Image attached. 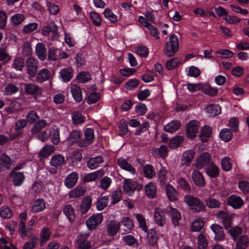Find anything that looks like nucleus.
Segmentation results:
<instances>
[{"instance_id":"obj_1","label":"nucleus","mask_w":249,"mask_h":249,"mask_svg":"<svg viewBox=\"0 0 249 249\" xmlns=\"http://www.w3.org/2000/svg\"><path fill=\"white\" fill-rule=\"evenodd\" d=\"M179 48L178 37L173 34L170 36L169 40L164 48V53L168 56H172L178 52Z\"/></svg>"},{"instance_id":"obj_2","label":"nucleus","mask_w":249,"mask_h":249,"mask_svg":"<svg viewBox=\"0 0 249 249\" xmlns=\"http://www.w3.org/2000/svg\"><path fill=\"white\" fill-rule=\"evenodd\" d=\"M184 201L193 211L196 212L202 211L205 208L204 204L199 199L191 195L186 196Z\"/></svg>"},{"instance_id":"obj_3","label":"nucleus","mask_w":249,"mask_h":249,"mask_svg":"<svg viewBox=\"0 0 249 249\" xmlns=\"http://www.w3.org/2000/svg\"><path fill=\"white\" fill-rule=\"evenodd\" d=\"M38 61L33 57H29L26 61L27 73L30 78L36 76L38 70Z\"/></svg>"},{"instance_id":"obj_4","label":"nucleus","mask_w":249,"mask_h":249,"mask_svg":"<svg viewBox=\"0 0 249 249\" xmlns=\"http://www.w3.org/2000/svg\"><path fill=\"white\" fill-rule=\"evenodd\" d=\"M89 235L87 233H80L77 237L76 246L77 249H89L90 242L87 240Z\"/></svg>"},{"instance_id":"obj_5","label":"nucleus","mask_w":249,"mask_h":249,"mask_svg":"<svg viewBox=\"0 0 249 249\" xmlns=\"http://www.w3.org/2000/svg\"><path fill=\"white\" fill-rule=\"evenodd\" d=\"M211 160V155L208 152H204L196 159L195 166L197 169H201L208 165Z\"/></svg>"},{"instance_id":"obj_6","label":"nucleus","mask_w":249,"mask_h":249,"mask_svg":"<svg viewBox=\"0 0 249 249\" xmlns=\"http://www.w3.org/2000/svg\"><path fill=\"white\" fill-rule=\"evenodd\" d=\"M103 220V216L102 213L95 214L86 221V225L89 229L93 230L101 223Z\"/></svg>"},{"instance_id":"obj_7","label":"nucleus","mask_w":249,"mask_h":249,"mask_svg":"<svg viewBox=\"0 0 249 249\" xmlns=\"http://www.w3.org/2000/svg\"><path fill=\"white\" fill-rule=\"evenodd\" d=\"M199 124L196 120L190 121L186 126V135L190 139H193L198 132Z\"/></svg>"},{"instance_id":"obj_8","label":"nucleus","mask_w":249,"mask_h":249,"mask_svg":"<svg viewBox=\"0 0 249 249\" xmlns=\"http://www.w3.org/2000/svg\"><path fill=\"white\" fill-rule=\"evenodd\" d=\"M36 76L37 82L39 83H42L48 80H52L53 74L48 69L43 68L39 70Z\"/></svg>"},{"instance_id":"obj_9","label":"nucleus","mask_w":249,"mask_h":249,"mask_svg":"<svg viewBox=\"0 0 249 249\" xmlns=\"http://www.w3.org/2000/svg\"><path fill=\"white\" fill-rule=\"evenodd\" d=\"M139 21L142 25L148 29L150 35L152 36L156 39H160L159 33L156 28L149 22H148L143 16H140L139 17Z\"/></svg>"},{"instance_id":"obj_10","label":"nucleus","mask_w":249,"mask_h":249,"mask_svg":"<svg viewBox=\"0 0 249 249\" xmlns=\"http://www.w3.org/2000/svg\"><path fill=\"white\" fill-rule=\"evenodd\" d=\"M27 121L25 119L18 120L15 124V132L9 135V138L14 140L22 133V129L26 126Z\"/></svg>"},{"instance_id":"obj_11","label":"nucleus","mask_w":249,"mask_h":249,"mask_svg":"<svg viewBox=\"0 0 249 249\" xmlns=\"http://www.w3.org/2000/svg\"><path fill=\"white\" fill-rule=\"evenodd\" d=\"M24 89L27 94L35 96L40 95L42 91L41 88L33 83L25 84Z\"/></svg>"},{"instance_id":"obj_12","label":"nucleus","mask_w":249,"mask_h":249,"mask_svg":"<svg viewBox=\"0 0 249 249\" xmlns=\"http://www.w3.org/2000/svg\"><path fill=\"white\" fill-rule=\"evenodd\" d=\"M217 217L220 219L225 229H229L231 225L232 216L223 211H220L217 214Z\"/></svg>"},{"instance_id":"obj_13","label":"nucleus","mask_w":249,"mask_h":249,"mask_svg":"<svg viewBox=\"0 0 249 249\" xmlns=\"http://www.w3.org/2000/svg\"><path fill=\"white\" fill-rule=\"evenodd\" d=\"M10 177L13 179V183L15 186H20L24 181L25 176L22 172H17L12 170L10 173Z\"/></svg>"},{"instance_id":"obj_14","label":"nucleus","mask_w":249,"mask_h":249,"mask_svg":"<svg viewBox=\"0 0 249 249\" xmlns=\"http://www.w3.org/2000/svg\"><path fill=\"white\" fill-rule=\"evenodd\" d=\"M192 178L194 183L197 186L204 187L206 185L205 179L201 173L197 170H195L192 173Z\"/></svg>"},{"instance_id":"obj_15","label":"nucleus","mask_w":249,"mask_h":249,"mask_svg":"<svg viewBox=\"0 0 249 249\" xmlns=\"http://www.w3.org/2000/svg\"><path fill=\"white\" fill-rule=\"evenodd\" d=\"M78 179V175L75 172H73L68 175L64 181V184L69 189L75 185Z\"/></svg>"},{"instance_id":"obj_16","label":"nucleus","mask_w":249,"mask_h":249,"mask_svg":"<svg viewBox=\"0 0 249 249\" xmlns=\"http://www.w3.org/2000/svg\"><path fill=\"white\" fill-rule=\"evenodd\" d=\"M120 228V223L112 220L110 221L107 225V233L110 236H114L119 231Z\"/></svg>"},{"instance_id":"obj_17","label":"nucleus","mask_w":249,"mask_h":249,"mask_svg":"<svg viewBox=\"0 0 249 249\" xmlns=\"http://www.w3.org/2000/svg\"><path fill=\"white\" fill-rule=\"evenodd\" d=\"M12 162L11 159L5 153H3L0 157V170L5 171L10 169Z\"/></svg>"},{"instance_id":"obj_18","label":"nucleus","mask_w":249,"mask_h":249,"mask_svg":"<svg viewBox=\"0 0 249 249\" xmlns=\"http://www.w3.org/2000/svg\"><path fill=\"white\" fill-rule=\"evenodd\" d=\"M154 220L157 224L160 226H163L165 223V216L164 212L160 208H157L155 210Z\"/></svg>"},{"instance_id":"obj_19","label":"nucleus","mask_w":249,"mask_h":249,"mask_svg":"<svg viewBox=\"0 0 249 249\" xmlns=\"http://www.w3.org/2000/svg\"><path fill=\"white\" fill-rule=\"evenodd\" d=\"M117 163L121 169L125 170L133 175H134L136 173V170L135 168L131 164L128 163L126 160L120 158L117 160Z\"/></svg>"},{"instance_id":"obj_20","label":"nucleus","mask_w":249,"mask_h":249,"mask_svg":"<svg viewBox=\"0 0 249 249\" xmlns=\"http://www.w3.org/2000/svg\"><path fill=\"white\" fill-rule=\"evenodd\" d=\"M211 229L214 233L215 239L217 241H222L225 238V234L223 228L219 225L214 223L211 226Z\"/></svg>"},{"instance_id":"obj_21","label":"nucleus","mask_w":249,"mask_h":249,"mask_svg":"<svg viewBox=\"0 0 249 249\" xmlns=\"http://www.w3.org/2000/svg\"><path fill=\"white\" fill-rule=\"evenodd\" d=\"M228 204L234 209H240L244 204L242 198L235 195H231L228 199Z\"/></svg>"},{"instance_id":"obj_22","label":"nucleus","mask_w":249,"mask_h":249,"mask_svg":"<svg viewBox=\"0 0 249 249\" xmlns=\"http://www.w3.org/2000/svg\"><path fill=\"white\" fill-rule=\"evenodd\" d=\"M105 174V172L103 170H99L96 171L89 173L85 176L83 178L85 182L93 181L97 179L102 177Z\"/></svg>"},{"instance_id":"obj_23","label":"nucleus","mask_w":249,"mask_h":249,"mask_svg":"<svg viewBox=\"0 0 249 249\" xmlns=\"http://www.w3.org/2000/svg\"><path fill=\"white\" fill-rule=\"evenodd\" d=\"M71 91L74 100L76 102H80L83 99L82 92L79 86L73 84L71 86Z\"/></svg>"},{"instance_id":"obj_24","label":"nucleus","mask_w":249,"mask_h":249,"mask_svg":"<svg viewBox=\"0 0 249 249\" xmlns=\"http://www.w3.org/2000/svg\"><path fill=\"white\" fill-rule=\"evenodd\" d=\"M169 215L170 216L172 222L175 226L178 224V221L180 220L181 215L179 211L172 207L169 206L168 210Z\"/></svg>"},{"instance_id":"obj_25","label":"nucleus","mask_w":249,"mask_h":249,"mask_svg":"<svg viewBox=\"0 0 249 249\" xmlns=\"http://www.w3.org/2000/svg\"><path fill=\"white\" fill-rule=\"evenodd\" d=\"M59 74L64 82L70 81L73 76V70L71 68H66L59 72Z\"/></svg>"},{"instance_id":"obj_26","label":"nucleus","mask_w":249,"mask_h":249,"mask_svg":"<svg viewBox=\"0 0 249 249\" xmlns=\"http://www.w3.org/2000/svg\"><path fill=\"white\" fill-rule=\"evenodd\" d=\"M49 137L54 144H58L60 141L59 128L56 126L52 127L50 131Z\"/></svg>"},{"instance_id":"obj_27","label":"nucleus","mask_w":249,"mask_h":249,"mask_svg":"<svg viewBox=\"0 0 249 249\" xmlns=\"http://www.w3.org/2000/svg\"><path fill=\"white\" fill-rule=\"evenodd\" d=\"M36 53L38 58L43 61L46 58V49L42 43H38L36 46Z\"/></svg>"},{"instance_id":"obj_28","label":"nucleus","mask_w":249,"mask_h":249,"mask_svg":"<svg viewBox=\"0 0 249 249\" xmlns=\"http://www.w3.org/2000/svg\"><path fill=\"white\" fill-rule=\"evenodd\" d=\"M197 247L198 249H206L208 247V236L204 232H201L197 236Z\"/></svg>"},{"instance_id":"obj_29","label":"nucleus","mask_w":249,"mask_h":249,"mask_svg":"<svg viewBox=\"0 0 249 249\" xmlns=\"http://www.w3.org/2000/svg\"><path fill=\"white\" fill-rule=\"evenodd\" d=\"M123 188L126 194L131 196L136 190V186L130 179H125L124 181Z\"/></svg>"},{"instance_id":"obj_30","label":"nucleus","mask_w":249,"mask_h":249,"mask_svg":"<svg viewBox=\"0 0 249 249\" xmlns=\"http://www.w3.org/2000/svg\"><path fill=\"white\" fill-rule=\"evenodd\" d=\"M46 208V204L44 201L41 199L36 200L33 203L31 211L33 213H38L45 210Z\"/></svg>"},{"instance_id":"obj_31","label":"nucleus","mask_w":249,"mask_h":249,"mask_svg":"<svg viewBox=\"0 0 249 249\" xmlns=\"http://www.w3.org/2000/svg\"><path fill=\"white\" fill-rule=\"evenodd\" d=\"M146 195L149 198H154L157 195V187L154 183L150 182L145 186Z\"/></svg>"},{"instance_id":"obj_32","label":"nucleus","mask_w":249,"mask_h":249,"mask_svg":"<svg viewBox=\"0 0 249 249\" xmlns=\"http://www.w3.org/2000/svg\"><path fill=\"white\" fill-rule=\"evenodd\" d=\"M51 231L48 228H43L40 234V245L43 246L50 239Z\"/></svg>"},{"instance_id":"obj_33","label":"nucleus","mask_w":249,"mask_h":249,"mask_svg":"<svg viewBox=\"0 0 249 249\" xmlns=\"http://www.w3.org/2000/svg\"><path fill=\"white\" fill-rule=\"evenodd\" d=\"M212 132V129L208 126H204L201 128L199 137L203 142L208 141V139L211 137Z\"/></svg>"},{"instance_id":"obj_34","label":"nucleus","mask_w":249,"mask_h":249,"mask_svg":"<svg viewBox=\"0 0 249 249\" xmlns=\"http://www.w3.org/2000/svg\"><path fill=\"white\" fill-rule=\"evenodd\" d=\"M206 112L210 116H215L221 113L220 107L217 105L211 104L205 108Z\"/></svg>"},{"instance_id":"obj_35","label":"nucleus","mask_w":249,"mask_h":249,"mask_svg":"<svg viewBox=\"0 0 249 249\" xmlns=\"http://www.w3.org/2000/svg\"><path fill=\"white\" fill-rule=\"evenodd\" d=\"M181 126L180 122L178 121H172L164 126L165 131L173 133L178 130Z\"/></svg>"},{"instance_id":"obj_36","label":"nucleus","mask_w":249,"mask_h":249,"mask_svg":"<svg viewBox=\"0 0 249 249\" xmlns=\"http://www.w3.org/2000/svg\"><path fill=\"white\" fill-rule=\"evenodd\" d=\"M63 212L71 222L74 221L75 218V213L74 210L71 205H66L63 209Z\"/></svg>"},{"instance_id":"obj_37","label":"nucleus","mask_w":249,"mask_h":249,"mask_svg":"<svg viewBox=\"0 0 249 249\" xmlns=\"http://www.w3.org/2000/svg\"><path fill=\"white\" fill-rule=\"evenodd\" d=\"M204 225V222L200 217H197L193 221L191 225V230L194 232L200 231Z\"/></svg>"},{"instance_id":"obj_38","label":"nucleus","mask_w":249,"mask_h":249,"mask_svg":"<svg viewBox=\"0 0 249 249\" xmlns=\"http://www.w3.org/2000/svg\"><path fill=\"white\" fill-rule=\"evenodd\" d=\"M65 161V157L60 154L54 155L52 157L50 164L51 165L57 167L61 165Z\"/></svg>"},{"instance_id":"obj_39","label":"nucleus","mask_w":249,"mask_h":249,"mask_svg":"<svg viewBox=\"0 0 249 249\" xmlns=\"http://www.w3.org/2000/svg\"><path fill=\"white\" fill-rule=\"evenodd\" d=\"M55 150V147L52 145H47L43 147L39 152V157L42 158H47L53 154Z\"/></svg>"},{"instance_id":"obj_40","label":"nucleus","mask_w":249,"mask_h":249,"mask_svg":"<svg viewBox=\"0 0 249 249\" xmlns=\"http://www.w3.org/2000/svg\"><path fill=\"white\" fill-rule=\"evenodd\" d=\"M206 174L212 178H215L218 176L219 170L218 167L214 164H210L206 170Z\"/></svg>"},{"instance_id":"obj_41","label":"nucleus","mask_w":249,"mask_h":249,"mask_svg":"<svg viewBox=\"0 0 249 249\" xmlns=\"http://www.w3.org/2000/svg\"><path fill=\"white\" fill-rule=\"evenodd\" d=\"M103 162L101 156H97L91 159L88 162L87 166L91 170H93L98 167L101 163Z\"/></svg>"},{"instance_id":"obj_42","label":"nucleus","mask_w":249,"mask_h":249,"mask_svg":"<svg viewBox=\"0 0 249 249\" xmlns=\"http://www.w3.org/2000/svg\"><path fill=\"white\" fill-rule=\"evenodd\" d=\"M46 26L49 30V32L53 33L52 36V40H57L59 36V35L57 32L58 26L53 21L50 22Z\"/></svg>"},{"instance_id":"obj_43","label":"nucleus","mask_w":249,"mask_h":249,"mask_svg":"<svg viewBox=\"0 0 249 249\" xmlns=\"http://www.w3.org/2000/svg\"><path fill=\"white\" fill-rule=\"evenodd\" d=\"M85 190L82 187L77 186L71 190L68 194L70 198H76L83 196L84 195Z\"/></svg>"},{"instance_id":"obj_44","label":"nucleus","mask_w":249,"mask_h":249,"mask_svg":"<svg viewBox=\"0 0 249 249\" xmlns=\"http://www.w3.org/2000/svg\"><path fill=\"white\" fill-rule=\"evenodd\" d=\"M91 198L90 197H85L81 205L80 211L82 213H86L90 209L91 205Z\"/></svg>"},{"instance_id":"obj_45","label":"nucleus","mask_w":249,"mask_h":249,"mask_svg":"<svg viewBox=\"0 0 249 249\" xmlns=\"http://www.w3.org/2000/svg\"><path fill=\"white\" fill-rule=\"evenodd\" d=\"M25 19V16L22 14H16L11 18V23L16 26L21 24Z\"/></svg>"},{"instance_id":"obj_46","label":"nucleus","mask_w":249,"mask_h":249,"mask_svg":"<svg viewBox=\"0 0 249 249\" xmlns=\"http://www.w3.org/2000/svg\"><path fill=\"white\" fill-rule=\"evenodd\" d=\"M166 191L167 196L171 201H174L177 199V193L172 186L170 184L167 185Z\"/></svg>"},{"instance_id":"obj_47","label":"nucleus","mask_w":249,"mask_h":249,"mask_svg":"<svg viewBox=\"0 0 249 249\" xmlns=\"http://www.w3.org/2000/svg\"><path fill=\"white\" fill-rule=\"evenodd\" d=\"M183 137L181 136H177L173 138L170 141L169 147L172 149L177 148L183 142Z\"/></svg>"},{"instance_id":"obj_48","label":"nucleus","mask_w":249,"mask_h":249,"mask_svg":"<svg viewBox=\"0 0 249 249\" xmlns=\"http://www.w3.org/2000/svg\"><path fill=\"white\" fill-rule=\"evenodd\" d=\"M136 218L137 220L140 228L145 232H147L148 231L146 220L144 216L140 214H136Z\"/></svg>"},{"instance_id":"obj_49","label":"nucleus","mask_w":249,"mask_h":249,"mask_svg":"<svg viewBox=\"0 0 249 249\" xmlns=\"http://www.w3.org/2000/svg\"><path fill=\"white\" fill-rule=\"evenodd\" d=\"M143 172L144 176L149 178L153 177L156 174L154 168L150 164L146 165L143 167Z\"/></svg>"},{"instance_id":"obj_50","label":"nucleus","mask_w":249,"mask_h":249,"mask_svg":"<svg viewBox=\"0 0 249 249\" xmlns=\"http://www.w3.org/2000/svg\"><path fill=\"white\" fill-rule=\"evenodd\" d=\"M105 17L110 21L112 23H115L118 21V18L117 16L114 14L112 11L108 9H106L104 11Z\"/></svg>"},{"instance_id":"obj_51","label":"nucleus","mask_w":249,"mask_h":249,"mask_svg":"<svg viewBox=\"0 0 249 249\" xmlns=\"http://www.w3.org/2000/svg\"><path fill=\"white\" fill-rule=\"evenodd\" d=\"M249 243L248 238L247 236H242L236 243L235 249H245Z\"/></svg>"},{"instance_id":"obj_52","label":"nucleus","mask_w":249,"mask_h":249,"mask_svg":"<svg viewBox=\"0 0 249 249\" xmlns=\"http://www.w3.org/2000/svg\"><path fill=\"white\" fill-rule=\"evenodd\" d=\"M194 157V153L191 151H187L183 154L181 159L182 163L188 165L191 162Z\"/></svg>"},{"instance_id":"obj_53","label":"nucleus","mask_w":249,"mask_h":249,"mask_svg":"<svg viewBox=\"0 0 249 249\" xmlns=\"http://www.w3.org/2000/svg\"><path fill=\"white\" fill-rule=\"evenodd\" d=\"M38 238L36 236L31 237L30 241L25 242L23 246V249H34L37 245Z\"/></svg>"},{"instance_id":"obj_54","label":"nucleus","mask_w":249,"mask_h":249,"mask_svg":"<svg viewBox=\"0 0 249 249\" xmlns=\"http://www.w3.org/2000/svg\"><path fill=\"white\" fill-rule=\"evenodd\" d=\"M220 137L223 141L229 142L232 139V134L228 128H224L220 131Z\"/></svg>"},{"instance_id":"obj_55","label":"nucleus","mask_w":249,"mask_h":249,"mask_svg":"<svg viewBox=\"0 0 249 249\" xmlns=\"http://www.w3.org/2000/svg\"><path fill=\"white\" fill-rule=\"evenodd\" d=\"M12 215V212L10 208L6 206H2L0 208V216L2 218H9Z\"/></svg>"},{"instance_id":"obj_56","label":"nucleus","mask_w":249,"mask_h":249,"mask_svg":"<svg viewBox=\"0 0 249 249\" xmlns=\"http://www.w3.org/2000/svg\"><path fill=\"white\" fill-rule=\"evenodd\" d=\"M122 225L125 228L126 231H130L134 228V223L133 220L129 217H124L122 220Z\"/></svg>"},{"instance_id":"obj_57","label":"nucleus","mask_w":249,"mask_h":249,"mask_svg":"<svg viewBox=\"0 0 249 249\" xmlns=\"http://www.w3.org/2000/svg\"><path fill=\"white\" fill-rule=\"evenodd\" d=\"M73 124L75 125H78L84 122V119L80 112H73L71 114Z\"/></svg>"},{"instance_id":"obj_58","label":"nucleus","mask_w":249,"mask_h":249,"mask_svg":"<svg viewBox=\"0 0 249 249\" xmlns=\"http://www.w3.org/2000/svg\"><path fill=\"white\" fill-rule=\"evenodd\" d=\"M180 63V60L178 57L171 58L168 61L165 65L166 68L169 70L176 68Z\"/></svg>"},{"instance_id":"obj_59","label":"nucleus","mask_w":249,"mask_h":249,"mask_svg":"<svg viewBox=\"0 0 249 249\" xmlns=\"http://www.w3.org/2000/svg\"><path fill=\"white\" fill-rule=\"evenodd\" d=\"M222 169L225 171H230L232 167L231 160L229 157H225L221 160Z\"/></svg>"},{"instance_id":"obj_60","label":"nucleus","mask_w":249,"mask_h":249,"mask_svg":"<svg viewBox=\"0 0 249 249\" xmlns=\"http://www.w3.org/2000/svg\"><path fill=\"white\" fill-rule=\"evenodd\" d=\"M46 125V121L44 120H41L35 124L32 128L31 132L33 134H36Z\"/></svg>"},{"instance_id":"obj_61","label":"nucleus","mask_w":249,"mask_h":249,"mask_svg":"<svg viewBox=\"0 0 249 249\" xmlns=\"http://www.w3.org/2000/svg\"><path fill=\"white\" fill-rule=\"evenodd\" d=\"M108 197L104 196L99 199L96 202V208L98 210H103L107 205L108 201Z\"/></svg>"},{"instance_id":"obj_62","label":"nucleus","mask_w":249,"mask_h":249,"mask_svg":"<svg viewBox=\"0 0 249 249\" xmlns=\"http://www.w3.org/2000/svg\"><path fill=\"white\" fill-rule=\"evenodd\" d=\"M24 66V60L21 57H16L13 62V67L17 71H21Z\"/></svg>"},{"instance_id":"obj_63","label":"nucleus","mask_w":249,"mask_h":249,"mask_svg":"<svg viewBox=\"0 0 249 249\" xmlns=\"http://www.w3.org/2000/svg\"><path fill=\"white\" fill-rule=\"evenodd\" d=\"M243 231L242 228L239 226H236L229 230V233L232 237L234 240H236L237 238L242 234Z\"/></svg>"},{"instance_id":"obj_64","label":"nucleus","mask_w":249,"mask_h":249,"mask_svg":"<svg viewBox=\"0 0 249 249\" xmlns=\"http://www.w3.org/2000/svg\"><path fill=\"white\" fill-rule=\"evenodd\" d=\"M85 139L88 143H92L94 139V130L91 128H87L84 133Z\"/></svg>"}]
</instances>
